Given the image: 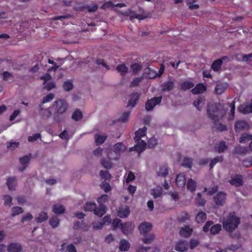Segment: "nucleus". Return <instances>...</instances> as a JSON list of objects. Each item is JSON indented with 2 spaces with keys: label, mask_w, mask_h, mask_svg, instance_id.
<instances>
[{
  "label": "nucleus",
  "mask_w": 252,
  "mask_h": 252,
  "mask_svg": "<svg viewBox=\"0 0 252 252\" xmlns=\"http://www.w3.org/2000/svg\"><path fill=\"white\" fill-rule=\"evenodd\" d=\"M207 114L208 117L214 122V125H218L217 129L220 131H224L227 130L226 126L220 123H218L220 117L222 118L225 115L224 112L221 108L220 104H213L208 105Z\"/></svg>",
  "instance_id": "obj_1"
},
{
  "label": "nucleus",
  "mask_w": 252,
  "mask_h": 252,
  "mask_svg": "<svg viewBox=\"0 0 252 252\" xmlns=\"http://www.w3.org/2000/svg\"><path fill=\"white\" fill-rule=\"evenodd\" d=\"M240 223V218L237 217L235 212H230L222 221L223 229L229 233L238 228Z\"/></svg>",
  "instance_id": "obj_2"
},
{
  "label": "nucleus",
  "mask_w": 252,
  "mask_h": 252,
  "mask_svg": "<svg viewBox=\"0 0 252 252\" xmlns=\"http://www.w3.org/2000/svg\"><path fill=\"white\" fill-rule=\"evenodd\" d=\"M147 127L144 126L143 128H139L135 132L134 141L136 144L133 147L130 148L129 151H136L139 154L145 150L146 143L144 140H141V138L146 135Z\"/></svg>",
  "instance_id": "obj_3"
},
{
  "label": "nucleus",
  "mask_w": 252,
  "mask_h": 252,
  "mask_svg": "<svg viewBox=\"0 0 252 252\" xmlns=\"http://www.w3.org/2000/svg\"><path fill=\"white\" fill-rule=\"evenodd\" d=\"M54 106H55L54 120L57 123H60L64 119L63 116L62 115L65 113L68 108V104L65 100L59 99L54 102Z\"/></svg>",
  "instance_id": "obj_4"
},
{
  "label": "nucleus",
  "mask_w": 252,
  "mask_h": 252,
  "mask_svg": "<svg viewBox=\"0 0 252 252\" xmlns=\"http://www.w3.org/2000/svg\"><path fill=\"white\" fill-rule=\"evenodd\" d=\"M161 96L154 97L150 99H148L145 103V109L148 111L152 110L156 105L161 102Z\"/></svg>",
  "instance_id": "obj_5"
},
{
  "label": "nucleus",
  "mask_w": 252,
  "mask_h": 252,
  "mask_svg": "<svg viewBox=\"0 0 252 252\" xmlns=\"http://www.w3.org/2000/svg\"><path fill=\"white\" fill-rule=\"evenodd\" d=\"M226 193L223 191H220L214 196V201L217 206H222L226 200Z\"/></svg>",
  "instance_id": "obj_6"
},
{
  "label": "nucleus",
  "mask_w": 252,
  "mask_h": 252,
  "mask_svg": "<svg viewBox=\"0 0 252 252\" xmlns=\"http://www.w3.org/2000/svg\"><path fill=\"white\" fill-rule=\"evenodd\" d=\"M249 128V125L244 120H239L235 122L234 129L236 133L240 132Z\"/></svg>",
  "instance_id": "obj_7"
},
{
  "label": "nucleus",
  "mask_w": 252,
  "mask_h": 252,
  "mask_svg": "<svg viewBox=\"0 0 252 252\" xmlns=\"http://www.w3.org/2000/svg\"><path fill=\"white\" fill-rule=\"evenodd\" d=\"M229 61L227 56H223L221 59L215 60L211 65L212 69L215 71H219L222 64L223 61Z\"/></svg>",
  "instance_id": "obj_8"
},
{
  "label": "nucleus",
  "mask_w": 252,
  "mask_h": 252,
  "mask_svg": "<svg viewBox=\"0 0 252 252\" xmlns=\"http://www.w3.org/2000/svg\"><path fill=\"white\" fill-rule=\"evenodd\" d=\"M140 94L138 93H133L130 94V99L127 103V106L134 107L139 99Z\"/></svg>",
  "instance_id": "obj_9"
},
{
  "label": "nucleus",
  "mask_w": 252,
  "mask_h": 252,
  "mask_svg": "<svg viewBox=\"0 0 252 252\" xmlns=\"http://www.w3.org/2000/svg\"><path fill=\"white\" fill-rule=\"evenodd\" d=\"M152 225L150 222H144L139 226L138 229L140 233L146 234L149 232L152 229Z\"/></svg>",
  "instance_id": "obj_10"
},
{
  "label": "nucleus",
  "mask_w": 252,
  "mask_h": 252,
  "mask_svg": "<svg viewBox=\"0 0 252 252\" xmlns=\"http://www.w3.org/2000/svg\"><path fill=\"white\" fill-rule=\"evenodd\" d=\"M174 87L175 84L174 81H165L161 86V91L163 92H169L174 89Z\"/></svg>",
  "instance_id": "obj_11"
},
{
  "label": "nucleus",
  "mask_w": 252,
  "mask_h": 252,
  "mask_svg": "<svg viewBox=\"0 0 252 252\" xmlns=\"http://www.w3.org/2000/svg\"><path fill=\"white\" fill-rule=\"evenodd\" d=\"M186 183L185 175L184 173H180L177 175L176 184L178 188H184Z\"/></svg>",
  "instance_id": "obj_12"
},
{
  "label": "nucleus",
  "mask_w": 252,
  "mask_h": 252,
  "mask_svg": "<svg viewBox=\"0 0 252 252\" xmlns=\"http://www.w3.org/2000/svg\"><path fill=\"white\" fill-rule=\"evenodd\" d=\"M7 250L8 252H21L22 247L18 243H11L8 245Z\"/></svg>",
  "instance_id": "obj_13"
},
{
  "label": "nucleus",
  "mask_w": 252,
  "mask_h": 252,
  "mask_svg": "<svg viewBox=\"0 0 252 252\" xmlns=\"http://www.w3.org/2000/svg\"><path fill=\"white\" fill-rule=\"evenodd\" d=\"M188 243L186 241H180L176 245L175 250L179 252H184L188 250Z\"/></svg>",
  "instance_id": "obj_14"
},
{
  "label": "nucleus",
  "mask_w": 252,
  "mask_h": 252,
  "mask_svg": "<svg viewBox=\"0 0 252 252\" xmlns=\"http://www.w3.org/2000/svg\"><path fill=\"white\" fill-rule=\"evenodd\" d=\"M238 109L240 112L245 114L252 113V100L248 104L241 105Z\"/></svg>",
  "instance_id": "obj_15"
},
{
  "label": "nucleus",
  "mask_w": 252,
  "mask_h": 252,
  "mask_svg": "<svg viewBox=\"0 0 252 252\" xmlns=\"http://www.w3.org/2000/svg\"><path fill=\"white\" fill-rule=\"evenodd\" d=\"M192 232L193 229L189 226L186 225L185 227H181L179 233L182 237L188 238L192 234Z\"/></svg>",
  "instance_id": "obj_16"
},
{
  "label": "nucleus",
  "mask_w": 252,
  "mask_h": 252,
  "mask_svg": "<svg viewBox=\"0 0 252 252\" xmlns=\"http://www.w3.org/2000/svg\"><path fill=\"white\" fill-rule=\"evenodd\" d=\"M130 214V209L127 207H119L118 210L117 215L121 218H126Z\"/></svg>",
  "instance_id": "obj_17"
},
{
  "label": "nucleus",
  "mask_w": 252,
  "mask_h": 252,
  "mask_svg": "<svg viewBox=\"0 0 252 252\" xmlns=\"http://www.w3.org/2000/svg\"><path fill=\"white\" fill-rule=\"evenodd\" d=\"M30 158V156H25L20 158V163L23 165L22 167L19 168L20 171L22 172L26 169L29 165Z\"/></svg>",
  "instance_id": "obj_18"
},
{
  "label": "nucleus",
  "mask_w": 252,
  "mask_h": 252,
  "mask_svg": "<svg viewBox=\"0 0 252 252\" xmlns=\"http://www.w3.org/2000/svg\"><path fill=\"white\" fill-rule=\"evenodd\" d=\"M126 147L122 142H118L114 146V151L116 154H121L126 150Z\"/></svg>",
  "instance_id": "obj_19"
},
{
  "label": "nucleus",
  "mask_w": 252,
  "mask_h": 252,
  "mask_svg": "<svg viewBox=\"0 0 252 252\" xmlns=\"http://www.w3.org/2000/svg\"><path fill=\"white\" fill-rule=\"evenodd\" d=\"M120 228L124 234H128L131 232L132 223L129 222H126L124 223H121Z\"/></svg>",
  "instance_id": "obj_20"
},
{
  "label": "nucleus",
  "mask_w": 252,
  "mask_h": 252,
  "mask_svg": "<svg viewBox=\"0 0 252 252\" xmlns=\"http://www.w3.org/2000/svg\"><path fill=\"white\" fill-rule=\"evenodd\" d=\"M206 90V86L202 84L199 83L197 84L194 88L191 89V92L193 94H197L202 93Z\"/></svg>",
  "instance_id": "obj_21"
},
{
  "label": "nucleus",
  "mask_w": 252,
  "mask_h": 252,
  "mask_svg": "<svg viewBox=\"0 0 252 252\" xmlns=\"http://www.w3.org/2000/svg\"><path fill=\"white\" fill-rule=\"evenodd\" d=\"M107 135L106 134L101 135L99 133H96L94 136L95 143L97 146L102 144L106 140Z\"/></svg>",
  "instance_id": "obj_22"
},
{
  "label": "nucleus",
  "mask_w": 252,
  "mask_h": 252,
  "mask_svg": "<svg viewBox=\"0 0 252 252\" xmlns=\"http://www.w3.org/2000/svg\"><path fill=\"white\" fill-rule=\"evenodd\" d=\"M106 207L105 205H99L94 211V214L99 217H102L106 213Z\"/></svg>",
  "instance_id": "obj_23"
},
{
  "label": "nucleus",
  "mask_w": 252,
  "mask_h": 252,
  "mask_svg": "<svg viewBox=\"0 0 252 252\" xmlns=\"http://www.w3.org/2000/svg\"><path fill=\"white\" fill-rule=\"evenodd\" d=\"M48 219L47 213L44 211H42L38 214L37 217L35 218V220L37 223H41L47 220Z\"/></svg>",
  "instance_id": "obj_24"
},
{
  "label": "nucleus",
  "mask_w": 252,
  "mask_h": 252,
  "mask_svg": "<svg viewBox=\"0 0 252 252\" xmlns=\"http://www.w3.org/2000/svg\"><path fill=\"white\" fill-rule=\"evenodd\" d=\"M52 211L57 215L62 214L65 212V208L62 205L56 204L53 206Z\"/></svg>",
  "instance_id": "obj_25"
},
{
  "label": "nucleus",
  "mask_w": 252,
  "mask_h": 252,
  "mask_svg": "<svg viewBox=\"0 0 252 252\" xmlns=\"http://www.w3.org/2000/svg\"><path fill=\"white\" fill-rule=\"evenodd\" d=\"M6 184L9 190H14L16 185V178L15 177L8 178L7 179Z\"/></svg>",
  "instance_id": "obj_26"
},
{
  "label": "nucleus",
  "mask_w": 252,
  "mask_h": 252,
  "mask_svg": "<svg viewBox=\"0 0 252 252\" xmlns=\"http://www.w3.org/2000/svg\"><path fill=\"white\" fill-rule=\"evenodd\" d=\"M116 70L120 73L121 76H124L128 72V68L125 63H122L117 66Z\"/></svg>",
  "instance_id": "obj_27"
},
{
  "label": "nucleus",
  "mask_w": 252,
  "mask_h": 252,
  "mask_svg": "<svg viewBox=\"0 0 252 252\" xmlns=\"http://www.w3.org/2000/svg\"><path fill=\"white\" fill-rule=\"evenodd\" d=\"M130 248L129 243L126 239L121 240L120 242L119 250L121 252L127 251Z\"/></svg>",
  "instance_id": "obj_28"
},
{
  "label": "nucleus",
  "mask_w": 252,
  "mask_h": 252,
  "mask_svg": "<svg viewBox=\"0 0 252 252\" xmlns=\"http://www.w3.org/2000/svg\"><path fill=\"white\" fill-rule=\"evenodd\" d=\"M207 219L206 214L203 211H200L195 217V221L197 223H203Z\"/></svg>",
  "instance_id": "obj_29"
},
{
  "label": "nucleus",
  "mask_w": 252,
  "mask_h": 252,
  "mask_svg": "<svg viewBox=\"0 0 252 252\" xmlns=\"http://www.w3.org/2000/svg\"><path fill=\"white\" fill-rule=\"evenodd\" d=\"M187 189L191 192H193L196 189V183L192 179H189L187 183Z\"/></svg>",
  "instance_id": "obj_30"
},
{
  "label": "nucleus",
  "mask_w": 252,
  "mask_h": 252,
  "mask_svg": "<svg viewBox=\"0 0 252 252\" xmlns=\"http://www.w3.org/2000/svg\"><path fill=\"white\" fill-rule=\"evenodd\" d=\"M227 88V84L225 83H220L217 84L215 91L218 94H221L225 92Z\"/></svg>",
  "instance_id": "obj_31"
},
{
  "label": "nucleus",
  "mask_w": 252,
  "mask_h": 252,
  "mask_svg": "<svg viewBox=\"0 0 252 252\" xmlns=\"http://www.w3.org/2000/svg\"><path fill=\"white\" fill-rule=\"evenodd\" d=\"M39 109L41 111V116L43 118H49L52 115V113L49 108L44 109L42 104L39 105Z\"/></svg>",
  "instance_id": "obj_32"
},
{
  "label": "nucleus",
  "mask_w": 252,
  "mask_h": 252,
  "mask_svg": "<svg viewBox=\"0 0 252 252\" xmlns=\"http://www.w3.org/2000/svg\"><path fill=\"white\" fill-rule=\"evenodd\" d=\"M178 220L180 222H185L189 221L190 219L189 215L186 211H183L181 213L178 218Z\"/></svg>",
  "instance_id": "obj_33"
},
{
  "label": "nucleus",
  "mask_w": 252,
  "mask_h": 252,
  "mask_svg": "<svg viewBox=\"0 0 252 252\" xmlns=\"http://www.w3.org/2000/svg\"><path fill=\"white\" fill-rule=\"evenodd\" d=\"M169 169L167 166H161L159 170L157 172L158 176L165 177L168 174Z\"/></svg>",
  "instance_id": "obj_34"
},
{
  "label": "nucleus",
  "mask_w": 252,
  "mask_h": 252,
  "mask_svg": "<svg viewBox=\"0 0 252 252\" xmlns=\"http://www.w3.org/2000/svg\"><path fill=\"white\" fill-rule=\"evenodd\" d=\"M96 205L94 202H87L86 203L84 207V210L85 212H94L95 209H96Z\"/></svg>",
  "instance_id": "obj_35"
},
{
  "label": "nucleus",
  "mask_w": 252,
  "mask_h": 252,
  "mask_svg": "<svg viewBox=\"0 0 252 252\" xmlns=\"http://www.w3.org/2000/svg\"><path fill=\"white\" fill-rule=\"evenodd\" d=\"M229 183L231 185L238 187L243 185V181L241 177H235L230 180Z\"/></svg>",
  "instance_id": "obj_36"
},
{
  "label": "nucleus",
  "mask_w": 252,
  "mask_h": 252,
  "mask_svg": "<svg viewBox=\"0 0 252 252\" xmlns=\"http://www.w3.org/2000/svg\"><path fill=\"white\" fill-rule=\"evenodd\" d=\"M60 220L57 216H53L50 220L49 223L53 228L57 227L60 224Z\"/></svg>",
  "instance_id": "obj_37"
},
{
  "label": "nucleus",
  "mask_w": 252,
  "mask_h": 252,
  "mask_svg": "<svg viewBox=\"0 0 252 252\" xmlns=\"http://www.w3.org/2000/svg\"><path fill=\"white\" fill-rule=\"evenodd\" d=\"M194 86V85L192 82L186 81L181 84L180 89L182 90L186 91L192 88Z\"/></svg>",
  "instance_id": "obj_38"
},
{
  "label": "nucleus",
  "mask_w": 252,
  "mask_h": 252,
  "mask_svg": "<svg viewBox=\"0 0 252 252\" xmlns=\"http://www.w3.org/2000/svg\"><path fill=\"white\" fill-rule=\"evenodd\" d=\"M223 160V157L222 156H217L211 160L210 163V169L213 168L214 166L218 162H221Z\"/></svg>",
  "instance_id": "obj_39"
},
{
  "label": "nucleus",
  "mask_w": 252,
  "mask_h": 252,
  "mask_svg": "<svg viewBox=\"0 0 252 252\" xmlns=\"http://www.w3.org/2000/svg\"><path fill=\"white\" fill-rule=\"evenodd\" d=\"M248 152L247 148L240 146H236L234 149V152L238 155H245Z\"/></svg>",
  "instance_id": "obj_40"
},
{
  "label": "nucleus",
  "mask_w": 252,
  "mask_h": 252,
  "mask_svg": "<svg viewBox=\"0 0 252 252\" xmlns=\"http://www.w3.org/2000/svg\"><path fill=\"white\" fill-rule=\"evenodd\" d=\"M221 230V225L220 224L212 225L210 228V233L212 235H215L219 233Z\"/></svg>",
  "instance_id": "obj_41"
},
{
  "label": "nucleus",
  "mask_w": 252,
  "mask_h": 252,
  "mask_svg": "<svg viewBox=\"0 0 252 252\" xmlns=\"http://www.w3.org/2000/svg\"><path fill=\"white\" fill-rule=\"evenodd\" d=\"M101 164L106 169H110L112 167V163L110 159L105 158L101 159Z\"/></svg>",
  "instance_id": "obj_42"
},
{
  "label": "nucleus",
  "mask_w": 252,
  "mask_h": 252,
  "mask_svg": "<svg viewBox=\"0 0 252 252\" xmlns=\"http://www.w3.org/2000/svg\"><path fill=\"white\" fill-rule=\"evenodd\" d=\"M11 216L15 217L17 215L22 214L24 211L22 207L19 206H14L11 209Z\"/></svg>",
  "instance_id": "obj_43"
},
{
  "label": "nucleus",
  "mask_w": 252,
  "mask_h": 252,
  "mask_svg": "<svg viewBox=\"0 0 252 252\" xmlns=\"http://www.w3.org/2000/svg\"><path fill=\"white\" fill-rule=\"evenodd\" d=\"M215 148L218 152L222 153L226 150L227 147L224 141H221L215 147Z\"/></svg>",
  "instance_id": "obj_44"
},
{
  "label": "nucleus",
  "mask_w": 252,
  "mask_h": 252,
  "mask_svg": "<svg viewBox=\"0 0 252 252\" xmlns=\"http://www.w3.org/2000/svg\"><path fill=\"white\" fill-rule=\"evenodd\" d=\"M82 117L83 114L79 109H76L72 115V119L76 121H78L81 119Z\"/></svg>",
  "instance_id": "obj_45"
},
{
  "label": "nucleus",
  "mask_w": 252,
  "mask_h": 252,
  "mask_svg": "<svg viewBox=\"0 0 252 252\" xmlns=\"http://www.w3.org/2000/svg\"><path fill=\"white\" fill-rule=\"evenodd\" d=\"M197 197L196 199V204L198 206L202 207L205 205L206 200L201 197V193L198 192L197 194Z\"/></svg>",
  "instance_id": "obj_46"
},
{
  "label": "nucleus",
  "mask_w": 252,
  "mask_h": 252,
  "mask_svg": "<svg viewBox=\"0 0 252 252\" xmlns=\"http://www.w3.org/2000/svg\"><path fill=\"white\" fill-rule=\"evenodd\" d=\"M162 194V189L161 188L153 189L151 190V194L153 196L154 198L161 196Z\"/></svg>",
  "instance_id": "obj_47"
},
{
  "label": "nucleus",
  "mask_w": 252,
  "mask_h": 252,
  "mask_svg": "<svg viewBox=\"0 0 252 252\" xmlns=\"http://www.w3.org/2000/svg\"><path fill=\"white\" fill-rule=\"evenodd\" d=\"M3 199L5 206L10 207L12 205V198L10 195L7 194L3 195Z\"/></svg>",
  "instance_id": "obj_48"
},
{
  "label": "nucleus",
  "mask_w": 252,
  "mask_h": 252,
  "mask_svg": "<svg viewBox=\"0 0 252 252\" xmlns=\"http://www.w3.org/2000/svg\"><path fill=\"white\" fill-rule=\"evenodd\" d=\"M204 100L205 97L204 96H199L194 101L193 105L198 110H200L201 108L199 107V105Z\"/></svg>",
  "instance_id": "obj_49"
},
{
  "label": "nucleus",
  "mask_w": 252,
  "mask_h": 252,
  "mask_svg": "<svg viewBox=\"0 0 252 252\" xmlns=\"http://www.w3.org/2000/svg\"><path fill=\"white\" fill-rule=\"evenodd\" d=\"M182 164L183 166L185 167L191 168L192 164V158H185Z\"/></svg>",
  "instance_id": "obj_50"
},
{
  "label": "nucleus",
  "mask_w": 252,
  "mask_h": 252,
  "mask_svg": "<svg viewBox=\"0 0 252 252\" xmlns=\"http://www.w3.org/2000/svg\"><path fill=\"white\" fill-rule=\"evenodd\" d=\"M130 67L132 71V73L134 74H136L142 69V66L138 63H134L132 64Z\"/></svg>",
  "instance_id": "obj_51"
},
{
  "label": "nucleus",
  "mask_w": 252,
  "mask_h": 252,
  "mask_svg": "<svg viewBox=\"0 0 252 252\" xmlns=\"http://www.w3.org/2000/svg\"><path fill=\"white\" fill-rule=\"evenodd\" d=\"M252 140V135H250L248 133H244L243 134L240 139V143H245L248 141Z\"/></svg>",
  "instance_id": "obj_52"
},
{
  "label": "nucleus",
  "mask_w": 252,
  "mask_h": 252,
  "mask_svg": "<svg viewBox=\"0 0 252 252\" xmlns=\"http://www.w3.org/2000/svg\"><path fill=\"white\" fill-rule=\"evenodd\" d=\"M230 115L229 117V120H232L234 119V114H235V102L234 100L232 101L230 104Z\"/></svg>",
  "instance_id": "obj_53"
},
{
  "label": "nucleus",
  "mask_w": 252,
  "mask_h": 252,
  "mask_svg": "<svg viewBox=\"0 0 252 252\" xmlns=\"http://www.w3.org/2000/svg\"><path fill=\"white\" fill-rule=\"evenodd\" d=\"M242 163L243 166L247 168H249L252 166V157L244 159L242 160Z\"/></svg>",
  "instance_id": "obj_54"
},
{
  "label": "nucleus",
  "mask_w": 252,
  "mask_h": 252,
  "mask_svg": "<svg viewBox=\"0 0 252 252\" xmlns=\"http://www.w3.org/2000/svg\"><path fill=\"white\" fill-rule=\"evenodd\" d=\"M73 83L71 81H67L63 84V89L67 92L70 91L73 89Z\"/></svg>",
  "instance_id": "obj_55"
},
{
  "label": "nucleus",
  "mask_w": 252,
  "mask_h": 252,
  "mask_svg": "<svg viewBox=\"0 0 252 252\" xmlns=\"http://www.w3.org/2000/svg\"><path fill=\"white\" fill-rule=\"evenodd\" d=\"M100 177L105 180H109L111 178V174L107 171L101 170L99 172Z\"/></svg>",
  "instance_id": "obj_56"
},
{
  "label": "nucleus",
  "mask_w": 252,
  "mask_h": 252,
  "mask_svg": "<svg viewBox=\"0 0 252 252\" xmlns=\"http://www.w3.org/2000/svg\"><path fill=\"white\" fill-rule=\"evenodd\" d=\"M55 95L52 93H50L45 97L43 98L41 104L42 105L45 103L49 102V101L52 100L54 98Z\"/></svg>",
  "instance_id": "obj_57"
},
{
  "label": "nucleus",
  "mask_w": 252,
  "mask_h": 252,
  "mask_svg": "<svg viewBox=\"0 0 252 252\" xmlns=\"http://www.w3.org/2000/svg\"><path fill=\"white\" fill-rule=\"evenodd\" d=\"M122 223L121 222V220L119 219H114L112 223V227L113 230L116 229L118 227L120 228V224Z\"/></svg>",
  "instance_id": "obj_58"
},
{
  "label": "nucleus",
  "mask_w": 252,
  "mask_h": 252,
  "mask_svg": "<svg viewBox=\"0 0 252 252\" xmlns=\"http://www.w3.org/2000/svg\"><path fill=\"white\" fill-rule=\"evenodd\" d=\"M108 198V196L107 194H102L97 199L98 203L100 205H104L103 203L105 202Z\"/></svg>",
  "instance_id": "obj_59"
},
{
  "label": "nucleus",
  "mask_w": 252,
  "mask_h": 252,
  "mask_svg": "<svg viewBox=\"0 0 252 252\" xmlns=\"http://www.w3.org/2000/svg\"><path fill=\"white\" fill-rule=\"evenodd\" d=\"M214 222L212 220L207 221L205 225L203 227V230L204 232H207L209 230H210V228L213 224Z\"/></svg>",
  "instance_id": "obj_60"
},
{
  "label": "nucleus",
  "mask_w": 252,
  "mask_h": 252,
  "mask_svg": "<svg viewBox=\"0 0 252 252\" xmlns=\"http://www.w3.org/2000/svg\"><path fill=\"white\" fill-rule=\"evenodd\" d=\"M142 80L141 77H136L133 79L132 82L130 83V87H135L139 85L140 82Z\"/></svg>",
  "instance_id": "obj_61"
},
{
  "label": "nucleus",
  "mask_w": 252,
  "mask_h": 252,
  "mask_svg": "<svg viewBox=\"0 0 252 252\" xmlns=\"http://www.w3.org/2000/svg\"><path fill=\"white\" fill-rule=\"evenodd\" d=\"M32 218L33 216L31 214L27 213L21 218V222L24 223L25 221H30L32 219Z\"/></svg>",
  "instance_id": "obj_62"
},
{
  "label": "nucleus",
  "mask_w": 252,
  "mask_h": 252,
  "mask_svg": "<svg viewBox=\"0 0 252 252\" xmlns=\"http://www.w3.org/2000/svg\"><path fill=\"white\" fill-rule=\"evenodd\" d=\"M114 4L112 1L109 0L106 2H104L100 7V8L103 10L109 8V7H113Z\"/></svg>",
  "instance_id": "obj_63"
},
{
  "label": "nucleus",
  "mask_w": 252,
  "mask_h": 252,
  "mask_svg": "<svg viewBox=\"0 0 252 252\" xmlns=\"http://www.w3.org/2000/svg\"><path fill=\"white\" fill-rule=\"evenodd\" d=\"M101 188L106 193L108 192L111 189L110 184L106 182L103 183L101 185Z\"/></svg>",
  "instance_id": "obj_64"
}]
</instances>
